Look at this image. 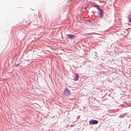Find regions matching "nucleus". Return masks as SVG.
<instances>
[{"instance_id": "4", "label": "nucleus", "mask_w": 131, "mask_h": 131, "mask_svg": "<svg viewBox=\"0 0 131 131\" xmlns=\"http://www.w3.org/2000/svg\"><path fill=\"white\" fill-rule=\"evenodd\" d=\"M67 35L70 38H73L75 37V36L72 35Z\"/></svg>"}, {"instance_id": "3", "label": "nucleus", "mask_w": 131, "mask_h": 131, "mask_svg": "<svg viewBox=\"0 0 131 131\" xmlns=\"http://www.w3.org/2000/svg\"><path fill=\"white\" fill-rule=\"evenodd\" d=\"M99 10H100V18H101L102 16H103V12L102 10L101 9H99Z\"/></svg>"}, {"instance_id": "1", "label": "nucleus", "mask_w": 131, "mask_h": 131, "mask_svg": "<svg viewBox=\"0 0 131 131\" xmlns=\"http://www.w3.org/2000/svg\"><path fill=\"white\" fill-rule=\"evenodd\" d=\"M64 94L66 96H69L70 95V91L69 89H66L63 92Z\"/></svg>"}, {"instance_id": "2", "label": "nucleus", "mask_w": 131, "mask_h": 131, "mask_svg": "<svg viewBox=\"0 0 131 131\" xmlns=\"http://www.w3.org/2000/svg\"><path fill=\"white\" fill-rule=\"evenodd\" d=\"M89 124H96L98 123V121L96 120L91 119L89 121Z\"/></svg>"}, {"instance_id": "5", "label": "nucleus", "mask_w": 131, "mask_h": 131, "mask_svg": "<svg viewBox=\"0 0 131 131\" xmlns=\"http://www.w3.org/2000/svg\"><path fill=\"white\" fill-rule=\"evenodd\" d=\"M75 78H74V80H78V78L79 77V76L78 75L76 74H75Z\"/></svg>"}, {"instance_id": "6", "label": "nucleus", "mask_w": 131, "mask_h": 131, "mask_svg": "<svg viewBox=\"0 0 131 131\" xmlns=\"http://www.w3.org/2000/svg\"><path fill=\"white\" fill-rule=\"evenodd\" d=\"M129 21L131 23V17H130L129 18Z\"/></svg>"}]
</instances>
